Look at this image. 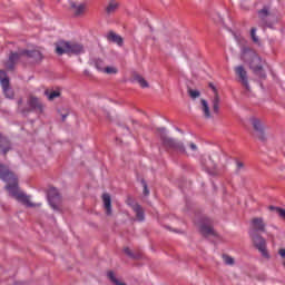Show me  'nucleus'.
Listing matches in <instances>:
<instances>
[{
	"mask_svg": "<svg viewBox=\"0 0 285 285\" xmlns=\"http://www.w3.org/2000/svg\"><path fill=\"white\" fill-rule=\"evenodd\" d=\"M0 179L8 184L6 188L9 195H11V197H14V199H17L18 202L26 204V206H28L29 208H35V206H41V204H32V202H30V196L23 193H19V183L17 180V176L14 175V173L10 171L8 166L3 164H0Z\"/></svg>",
	"mask_w": 285,
	"mask_h": 285,
	"instance_id": "nucleus-1",
	"label": "nucleus"
},
{
	"mask_svg": "<svg viewBox=\"0 0 285 285\" xmlns=\"http://www.w3.org/2000/svg\"><path fill=\"white\" fill-rule=\"evenodd\" d=\"M258 24L262 28H275L279 21H282V13L275 10H271L268 7H264L258 10Z\"/></svg>",
	"mask_w": 285,
	"mask_h": 285,
	"instance_id": "nucleus-2",
	"label": "nucleus"
},
{
	"mask_svg": "<svg viewBox=\"0 0 285 285\" xmlns=\"http://www.w3.org/2000/svg\"><path fill=\"white\" fill-rule=\"evenodd\" d=\"M243 59L248 62L250 70L257 75L259 79H266V71H264V62L257 52L247 49L243 53Z\"/></svg>",
	"mask_w": 285,
	"mask_h": 285,
	"instance_id": "nucleus-3",
	"label": "nucleus"
},
{
	"mask_svg": "<svg viewBox=\"0 0 285 285\" xmlns=\"http://www.w3.org/2000/svg\"><path fill=\"white\" fill-rule=\"evenodd\" d=\"M56 52L61 55H68L72 57V55H81L83 53V45L79 42H70V41H59L56 45Z\"/></svg>",
	"mask_w": 285,
	"mask_h": 285,
	"instance_id": "nucleus-4",
	"label": "nucleus"
},
{
	"mask_svg": "<svg viewBox=\"0 0 285 285\" xmlns=\"http://www.w3.org/2000/svg\"><path fill=\"white\" fill-rule=\"evenodd\" d=\"M157 131L160 137V141L165 148H169L171 150H176L177 153H180L181 155H186L187 151H186V147H184V142L177 141L168 137V134L166 132V128H158Z\"/></svg>",
	"mask_w": 285,
	"mask_h": 285,
	"instance_id": "nucleus-5",
	"label": "nucleus"
},
{
	"mask_svg": "<svg viewBox=\"0 0 285 285\" xmlns=\"http://www.w3.org/2000/svg\"><path fill=\"white\" fill-rule=\"evenodd\" d=\"M249 121L254 129V137L259 139V141H266V124L256 117L250 118Z\"/></svg>",
	"mask_w": 285,
	"mask_h": 285,
	"instance_id": "nucleus-6",
	"label": "nucleus"
},
{
	"mask_svg": "<svg viewBox=\"0 0 285 285\" xmlns=\"http://www.w3.org/2000/svg\"><path fill=\"white\" fill-rule=\"evenodd\" d=\"M249 237L253 240L254 246L262 253L265 259H268L271 255H268V250L266 249V239L262 237L257 232H249Z\"/></svg>",
	"mask_w": 285,
	"mask_h": 285,
	"instance_id": "nucleus-7",
	"label": "nucleus"
},
{
	"mask_svg": "<svg viewBox=\"0 0 285 285\" xmlns=\"http://www.w3.org/2000/svg\"><path fill=\"white\" fill-rule=\"evenodd\" d=\"M23 55H24L23 49H19L18 51H10L9 58L4 62L6 69L14 70L17 63H19V61H21V59H24Z\"/></svg>",
	"mask_w": 285,
	"mask_h": 285,
	"instance_id": "nucleus-8",
	"label": "nucleus"
},
{
	"mask_svg": "<svg viewBox=\"0 0 285 285\" xmlns=\"http://www.w3.org/2000/svg\"><path fill=\"white\" fill-rule=\"evenodd\" d=\"M48 203L55 210H61V194H59V189L51 187L48 190Z\"/></svg>",
	"mask_w": 285,
	"mask_h": 285,
	"instance_id": "nucleus-9",
	"label": "nucleus"
},
{
	"mask_svg": "<svg viewBox=\"0 0 285 285\" xmlns=\"http://www.w3.org/2000/svg\"><path fill=\"white\" fill-rule=\"evenodd\" d=\"M199 233L203 234L204 237H217V232L213 228V220L209 218H205L200 222L199 226Z\"/></svg>",
	"mask_w": 285,
	"mask_h": 285,
	"instance_id": "nucleus-10",
	"label": "nucleus"
},
{
	"mask_svg": "<svg viewBox=\"0 0 285 285\" xmlns=\"http://www.w3.org/2000/svg\"><path fill=\"white\" fill-rule=\"evenodd\" d=\"M0 82L3 89V94L7 97V99H13L14 98V91L12 88H10V79L6 75V71L0 70Z\"/></svg>",
	"mask_w": 285,
	"mask_h": 285,
	"instance_id": "nucleus-11",
	"label": "nucleus"
},
{
	"mask_svg": "<svg viewBox=\"0 0 285 285\" xmlns=\"http://www.w3.org/2000/svg\"><path fill=\"white\" fill-rule=\"evenodd\" d=\"M234 72L242 82V86H244L246 90H250V85H248V71H246V68H244V66H237L234 68Z\"/></svg>",
	"mask_w": 285,
	"mask_h": 285,
	"instance_id": "nucleus-12",
	"label": "nucleus"
},
{
	"mask_svg": "<svg viewBox=\"0 0 285 285\" xmlns=\"http://www.w3.org/2000/svg\"><path fill=\"white\" fill-rule=\"evenodd\" d=\"M23 58L27 59L30 63H39L43 59V53L41 51L33 50H23Z\"/></svg>",
	"mask_w": 285,
	"mask_h": 285,
	"instance_id": "nucleus-13",
	"label": "nucleus"
},
{
	"mask_svg": "<svg viewBox=\"0 0 285 285\" xmlns=\"http://www.w3.org/2000/svg\"><path fill=\"white\" fill-rule=\"evenodd\" d=\"M252 228L253 233H266V223H264V218L256 217L252 219Z\"/></svg>",
	"mask_w": 285,
	"mask_h": 285,
	"instance_id": "nucleus-14",
	"label": "nucleus"
},
{
	"mask_svg": "<svg viewBox=\"0 0 285 285\" xmlns=\"http://www.w3.org/2000/svg\"><path fill=\"white\" fill-rule=\"evenodd\" d=\"M209 88H212V90L214 92V98L212 100L213 112H215L217 115L219 112V104H220L222 99L219 98V92H217V88L214 87L213 83H209Z\"/></svg>",
	"mask_w": 285,
	"mask_h": 285,
	"instance_id": "nucleus-15",
	"label": "nucleus"
},
{
	"mask_svg": "<svg viewBox=\"0 0 285 285\" xmlns=\"http://www.w3.org/2000/svg\"><path fill=\"white\" fill-rule=\"evenodd\" d=\"M28 106L31 110H36V112H43V104H41V100L35 96L29 98Z\"/></svg>",
	"mask_w": 285,
	"mask_h": 285,
	"instance_id": "nucleus-16",
	"label": "nucleus"
},
{
	"mask_svg": "<svg viewBox=\"0 0 285 285\" xmlns=\"http://www.w3.org/2000/svg\"><path fill=\"white\" fill-rule=\"evenodd\" d=\"M90 65L95 66L100 72L108 73V65L101 58H94L90 60Z\"/></svg>",
	"mask_w": 285,
	"mask_h": 285,
	"instance_id": "nucleus-17",
	"label": "nucleus"
},
{
	"mask_svg": "<svg viewBox=\"0 0 285 285\" xmlns=\"http://www.w3.org/2000/svg\"><path fill=\"white\" fill-rule=\"evenodd\" d=\"M108 41H110L111 43H116V46H118L119 48L124 46V38L115 31L108 32Z\"/></svg>",
	"mask_w": 285,
	"mask_h": 285,
	"instance_id": "nucleus-18",
	"label": "nucleus"
},
{
	"mask_svg": "<svg viewBox=\"0 0 285 285\" xmlns=\"http://www.w3.org/2000/svg\"><path fill=\"white\" fill-rule=\"evenodd\" d=\"M202 165L207 170V173H213V170L217 168V164H215V160L210 156L203 158Z\"/></svg>",
	"mask_w": 285,
	"mask_h": 285,
	"instance_id": "nucleus-19",
	"label": "nucleus"
},
{
	"mask_svg": "<svg viewBox=\"0 0 285 285\" xmlns=\"http://www.w3.org/2000/svg\"><path fill=\"white\" fill-rule=\"evenodd\" d=\"M129 206H131L134 213L136 214L138 222H144V219H145L144 208H141V206L139 204H135V203H131V204L129 203Z\"/></svg>",
	"mask_w": 285,
	"mask_h": 285,
	"instance_id": "nucleus-20",
	"label": "nucleus"
},
{
	"mask_svg": "<svg viewBox=\"0 0 285 285\" xmlns=\"http://www.w3.org/2000/svg\"><path fill=\"white\" fill-rule=\"evenodd\" d=\"M70 8L73 11L75 17H81L83 12H86V4H76L75 2H70Z\"/></svg>",
	"mask_w": 285,
	"mask_h": 285,
	"instance_id": "nucleus-21",
	"label": "nucleus"
},
{
	"mask_svg": "<svg viewBox=\"0 0 285 285\" xmlns=\"http://www.w3.org/2000/svg\"><path fill=\"white\" fill-rule=\"evenodd\" d=\"M121 8V2L119 0H109L108 2V14H115Z\"/></svg>",
	"mask_w": 285,
	"mask_h": 285,
	"instance_id": "nucleus-22",
	"label": "nucleus"
},
{
	"mask_svg": "<svg viewBox=\"0 0 285 285\" xmlns=\"http://www.w3.org/2000/svg\"><path fill=\"white\" fill-rule=\"evenodd\" d=\"M200 110L205 119H210V107L208 106V101H206V99H200Z\"/></svg>",
	"mask_w": 285,
	"mask_h": 285,
	"instance_id": "nucleus-23",
	"label": "nucleus"
},
{
	"mask_svg": "<svg viewBox=\"0 0 285 285\" xmlns=\"http://www.w3.org/2000/svg\"><path fill=\"white\" fill-rule=\"evenodd\" d=\"M45 95L49 101H55V99H57L58 97H61V92H59L57 90H53V91L46 90Z\"/></svg>",
	"mask_w": 285,
	"mask_h": 285,
	"instance_id": "nucleus-24",
	"label": "nucleus"
},
{
	"mask_svg": "<svg viewBox=\"0 0 285 285\" xmlns=\"http://www.w3.org/2000/svg\"><path fill=\"white\" fill-rule=\"evenodd\" d=\"M134 81H137L140 88H148V81H146V79L139 75L134 76Z\"/></svg>",
	"mask_w": 285,
	"mask_h": 285,
	"instance_id": "nucleus-25",
	"label": "nucleus"
},
{
	"mask_svg": "<svg viewBox=\"0 0 285 285\" xmlns=\"http://www.w3.org/2000/svg\"><path fill=\"white\" fill-rule=\"evenodd\" d=\"M269 210H274L277 213V215L282 218L285 219V209L282 207H275V206H269Z\"/></svg>",
	"mask_w": 285,
	"mask_h": 285,
	"instance_id": "nucleus-26",
	"label": "nucleus"
},
{
	"mask_svg": "<svg viewBox=\"0 0 285 285\" xmlns=\"http://www.w3.org/2000/svg\"><path fill=\"white\" fill-rule=\"evenodd\" d=\"M250 37H252V41H254V43H259V37H257V28L256 27L250 29Z\"/></svg>",
	"mask_w": 285,
	"mask_h": 285,
	"instance_id": "nucleus-27",
	"label": "nucleus"
},
{
	"mask_svg": "<svg viewBox=\"0 0 285 285\" xmlns=\"http://www.w3.org/2000/svg\"><path fill=\"white\" fill-rule=\"evenodd\" d=\"M188 95H189L190 99H198V97L202 96L199 90H195V89H188Z\"/></svg>",
	"mask_w": 285,
	"mask_h": 285,
	"instance_id": "nucleus-28",
	"label": "nucleus"
},
{
	"mask_svg": "<svg viewBox=\"0 0 285 285\" xmlns=\"http://www.w3.org/2000/svg\"><path fill=\"white\" fill-rule=\"evenodd\" d=\"M223 261L227 266H233L235 264V259L228 255H223Z\"/></svg>",
	"mask_w": 285,
	"mask_h": 285,
	"instance_id": "nucleus-29",
	"label": "nucleus"
},
{
	"mask_svg": "<svg viewBox=\"0 0 285 285\" xmlns=\"http://www.w3.org/2000/svg\"><path fill=\"white\" fill-rule=\"evenodd\" d=\"M23 104V99H19L18 100V110L19 112H21L22 115H28V112H30V109H23L21 108V105Z\"/></svg>",
	"mask_w": 285,
	"mask_h": 285,
	"instance_id": "nucleus-30",
	"label": "nucleus"
},
{
	"mask_svg": "<svg viewBox=\"0 0 285 285\" xmlns=\"http://www.w3.org/2000/svg\"><path fill=\"white\" fill-rule=\"evenodd\" d=\"M105 213H108V194L102 195Z\"/></svg>",
	"mask_w": 285,
	"mask_h": 285,
	"instance_id": "nucleus-31",
	"label": "nucleus"
},
{
	"mask_svg": "<svg viewBox=\"0 0 285 285\" xmlns=\"http://www.w3.org/2000/svg\"><path fill=\"white\" fill-rule=\"evenodd\" d=\"M124 253H125V255H128V257H131L132 259H137V256H135V254H132V250H130V248L125 247Z\"/></svg>",
	"mask_w": 285,
	"mask_h": 285,
	"instance_id": "nucleus-32",
	"label": "nucleus"
},
{
	"mask_svg": "<svg viewBox=\"0 0 285 285\" xmlns=\"http://www.w3.org/2000/svg\"><path fill=\"white\" fill-rule=\"evenodd\" d=\"M141 184L144 188L142 193L147 197V195H150V190H148V184H146V180H142Z\"/></svg>",
	"mask_w": 285,
	"mask_h": 285,
	"instance_id": "nucleus-33",
	"label": "nucleus"
},
{
	"mask_svg": "<svg viewBox=\"0 0 285 285\" xmlns=\"http://www.w3.org/2000/svg\"><path fill=\"white\" fill-rule=\"evenodd\" d=\"M117 72H119L117 67H108V75H117Z\"/></svg>",
	"mask_w": 285,
	"mask_h": 285,
	"instance_id": "nucleus-34",
	"label": "nucleus"
},
{
	"mask_svg": "<svg viewBox=\"0 0 285 285\" xmlns=\"http://www.w3.org/2000/svg\"><path fill=\"white\" fill-rule=\"evenodd\" d=\"M189 149L191 150V153H197L198 148L197 146L195 145V142H189L188 145Z\"/></svg>",
	"mask_w": 285,
	"mask_h": 285,
	"instance_id": "nucleus-35",
	"label": "nucleus"
},
{
	"mask_svg": "<svg viewBox=\"0 0 285 285\" xmlns=\"http://www.w3.org/2000/svg\"><path fill=\"white\" fill-rule=\"evenodd\" d=\"M278 255H281V257H283V259H285V249L284 248L279 249Z\"/></svg>",
	"mask_w": 285,
	"mask_h": 285,
	"instance_id": "nucleus-36",
	"label": "nucleus"
},
{
	"mask_svg": "<svg viewBox=\"0 0 285 285\" xmlns=\"http://www.w3.org/2000/svg\"><path fill=\"white\" fill-rule=\"evenodd\" d=\"M237 168H238V170H240V168H244V163L238 161V163H237Z\"/></svg>",
	"mask_w": 285,
	"mask_h": 285,
	"instance_id": "nucleus-37",
	"label": "nucleus"
},
{
	"mask_svg": "<svg viewBox=\"0 0 285 285\" xmlns=\"http://www.w3.org/2000/svg\"><path fill=\"white\" fill-rule=\"evenodd\" d=\"M61 117H62V121H66V119H67V117H68V112L62 114Z\"/></svg>",
	"mask_w": 285,
	"mask_h": 285,
	"instance_id": "nucleus-38",
	"label": "nucleus"
},
{
	"mask_svg": "<svg viewBox=\"0 0 285 285\" xmlns=\"http://www.w3.org/2000/svg\"><path fill=\"white\" fill-rule=\"evenodd\" d=\"M108 214L110 215V198H108Z\"/></svg>",
	"mask_w": 285,
	"mask_h": 285,
	"instance_id": "nucleus-39",
	"label": "nucleus"
},
{
	"mask_svg": "<svg viewBox=\"0 0 285 285\" xmlns=\"http://www.w3.org/2000/svg\"><path fill=\"white\" fill-rule=\"evenodd\" d=\"M85 75H88V70L85 71Z\"/></svg>",
	"mask_w": 285,
	"mask_h": 285,
	"instance_id": "nucleus-40",
	"label": "nucleus"
}]
</instances>
